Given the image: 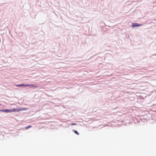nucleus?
Wrapping results in <instances>:
<instances>
[{
  "label": "nucleus",
  "instance_id": "4",
  "mask_svg": "<svg viewBox=\"0 0 156 156\" xmlns=\"http://www.w3.org/2000/svg\"><path fill=\"white\" fill-rule=\"evenodd\" d=\"M27 84H24V83H21V84H16L15 86L19 87H26L27 86Z\"/></svg>",
  "mask_w": 156,
  "mask_h": 156
},
{
  "label": "nucleus",
  "instance_id": "6",
  "mask_svg": "<svg viewBox=\"0 0 156 156\" xmlns=\"http://www.w3.org/2000/svg\"><path fill=\"white\" fill-rule=\"evenodd\" d=\"M76 123H72L71 125H76Z\"/></svg>",
  "mask_w": 156,
  "mask_h": 156
},
{
  "label": "nucleus",
  "instance_id": "3",
  "mask_svg": "<svg viewBox=\"0 0 156 156\" xmlns=\"http://www.w3.org/2000/svg\"><path fill=\"white\" fill-rule=\"evenodd\" d=\"M27 86L26 87H29L30 88H32L33 87L34 88H37L38 86L36 85L35 84H27Z\"/></svg>",
  "mask_w": 156,
  "mask_h": 156
},
{
  "label": "nucleus",
  "instance_id": "8",
  "mask_svg": "<svg viewBox=\"0 0 156 156\" xmlns=\"http://www.w3.org/2000/svg\"><path fill=\"white\" fill-rule=\"evenodd\" d=\"M139 97H140V98H143L142 97H141V96H140Z\"/></svg>",
  "mask_w": 156,
  "mask_h": 156
},
{
  "label": "nucleus",
  "instance_id": "2",
  "mask_svg": "<svg viewBox=\"0 0 156 156\" xmlns=\"http://www.w3.org/2000/svg\"><path fill=\"white\" fill-rule=\"evenodd\" d=\"M143 25V24H139L136 23H132V25L131 27L132 28H135L136 27H137L140 26H142Z\"/></svg>",
  "mask_w": 156,
  "mask_h": 156
},
{
  "label": "nucleus",
  "instance_id": "5",
  "mask_svg": "<svg viewBox=\"0 0 156 156\" xmlns=\"http://www.w3.org/2000/svg\"><path fill=\"white\" fill-rule=\"evenodd\" d=\"M74 132L75 133H76L77 135H79V133L77 132V131L74 130Z\"/></svg>",
  "mask_w": 156,
  "mask_h": 156
},
{
  "label": "nucleus",
  "instance_id": "1",
  "mask_svg": "<svg viewBox=\"0 0 156 156\" xmlns=\"http://www.w3.org/2000/svg\"><path fill=\"white\" fill-rule=\"evenodd\" d=\"M28 108H20L19 109H16L15 108H13L12 110H9L8 109H6L5 110H2V111L4 112H19L20 111H22L23 110H28Z\"/></svg>",
  "mask_w": 156,
  "mask_h": 156
},
{
  "label": "nucleus",
  "instance_id": "7",
  "mask_svg": "<svg viewBox=\"0 0 156 156\" xmlns=\"http://www.w3.org/2000/svg\"><path fill=\"white\" fill-rule=\"evenodd\" d=\"M31 127V126H28L26 127V128L27 129H28L29 128H30Z\"/></svg>",
  "mask_w": 156,
  "mask_h": 156
}]
</instances>
